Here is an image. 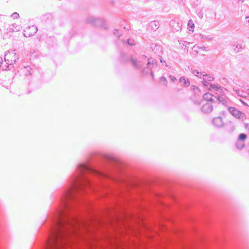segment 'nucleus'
Here are the masks:
<instances>
[{
    "label": "nucleus",
    "mask_w": 249,
    "mask_h": 249,
    "mask_svg": "<svg viewBox=\"0 0 249 249\" xmlns=\"http://www.w3.org/2000/svg\"><path fill=\"white\" fill-rule=\"evenodd\" d=\"M87 174L100 178L116 179L109 169L101 171L87 163L79 164L76 172L71 178L69 188L61 198L59 207L51 217L52 226L44 249H64L65 240L75 234L78 227L84 224V220L71 213L78 206L86 203L80 196L87 194L88 189L92 192L96 191L94 183L87 177Z\"/></svg>",
    "instance_id": "nucleus-1"
},
{
    "label": "nucleus",
    "mask_w": 249,
    "mask_h": 249,
    "mask_svg": "<svg viewBox=\"0 0 249 249\" xmlns=\"http://www.w3.org/2000/svg\"><path fill=\"white\" fill-rule=\"evenodd\" d=\"M202 79L203 80L201 82L204 87H206L210 90L213 89L216 92H220L221 89L217 85L210 83V82L212 81L214 79L213 76L210 74H204V73Z\"/></svg>",
    "instance_id": "nucleus-2"
},
{
    "label": "nucleus",
    "mask_w": 249,
    "mask_h": 249,
    "mask_svg": "<svg viewBox=\"0 0 249 249\" xmlns=\"http://www.w3.org/2000/svg\"><path fill=\"white\" fill-rule=\"evenodd\" d=\"M18 59L15 50L8 51L5 54L4 60L8 65H13Z\"/></svg>",
    "instance_id": "nucleus-3"
},
{
    "label": "nucleus",
    "mask_w": 249,
    "mask_h": 249,
    "mask_svg": "<svg viewBox=\"0 0 249 249\" xmlns=\"http://www.w3.org/2000/svg\"><path fill=\"white\" fill-rule=\"evenodd\" d=\"M203 99L206 101V102H209L212 103H215L217 101H219V102H223V104H224V98L225 97H220L219 95H218V96H215L210 93H205L203 95Z\"/></svg>",
    "instance_id": "nucleus-4"
},
{
    "label": "nucleus",
    "mask_w": 249,
    "mask_h": 249,
    "mask_svg": "<svg viewBox=\"0 0 249 249\" xmlns=\"http://www.w3.org/2000/svg\"><path fill=\"white\" fill-rule=\"evenodd\" d=\"M105 160L109 168H112L116 171L120 170V163L116 159L107 156L105 157Z\"/></svg>",
    "instance_id": "nucleus-5"
},
{
    "label": "nucleus",
    "mask_w": 249,
    "mask_h": 249,
    "mask_svg": "<svg viewBox=\"0 0 249 249\" xmlns=\"http://www.w3.org/2000/svg\"><path fill=\"white\" fill-rule=\"evenodd\" d=\"M228 110L234 117L236 118L239 119L242 121H243L246 118L245 114L235 107H229L228 108Z\"/></svg>",
    "instance_id": "nucleus-6"
},
{
    "label": "nucleus",
    "mask_w": 249,
    "mask_h": 249,
    "mask_svg": "<svg viewBox=\"0 0 249 249\" xmlns=\"http://www.w3.org/2000/svg\"><path fill=\"white\" fill-rule=\"evenodd\" d=\"M86 22L97 26H103L104 24V21L103 19L96 18L91 16L87 18Z\"/></svg>",
    "instance_id": "nucleus-7"
},
{
    "label": "nucleus",
    "mask_w": 249,
    "mask_h": 249,
    "mask_svg": "<svg viewBox=\"0 0 249 249\" xmlns=\"http://www.w3.org/2000/svg\"><path fill=\"white\" fill-rule=\"evenodd\" d=\"M37 31V27L35 25L29 26L23 31V35L26 37L34 36Z\"/></svg>",
    "instance_id": "nucleus-8"
},
{
    "label": "nucleus",
    "mask_w": 249,
    "mask_h": 249,
    "mask_svg": "<svg viewBox=\"0 0 249 249\" xmlns=\"http://www.w3.org/2000/svg\"><path fill=\"white\" fill-rule=\"evenodd\" d=\"M213 106L212 103L209 102H206L203 103L201 107V111L205 113H209L213 110Z\"/></svg>",
    "instance_id": "nucleus-9"
},
{
    "label": "nucleus",
    "mask_w": 249,
    "mask_h": 249,
    "mask_svg": "<svg viewBox=\"0 0 249 249\" xmlns=\"http://www.w3.org/2000/svg\"><path fill=\"white\" fill-rule=\"evenodd\" d=\"M20 29V27L16 23L8 25L6 28L7 33H12L13 32H18Z\"/></svg>",
    "instance_id": "nucleus-10"
},
{
    "label": "nucleus",
    "mask_w": 249,
    "mask_h": 249,
    "mask_svg": "<svg viewBox=\"0 0 249 249\" xmlns=\"http://www.w3.org/2000/svg\"><path fill=\"white\" fill-rule=\"evenodd\" d=\"M213 123L217 127H220L223 125V122L221 117L214 118L213 120Z\"/></svg>",
    "instance_id": "nucleus-11"
},
{
    "label": "nucleus",
    "mask_w": 249,
    "mask_h": 249,
    "mask_svg": "<svg viewBox=\"0 0 249 249\" xmlns=\"http://www.w3.org/2000/svg\"><path fill=\"white\" fill-rule=\"evenodd\" d=\"M130 61L133 66L137 69L141 68L143 65V63L142 61L140 60H137L133 58H131Z\"/></svg>",
    "instance_id": "nucleus-12"
},
{
    "label": "nucleus",
    "mask_w": 249,
    "mask_h": 249,
    "mask_svg": "<svg viewBox=\"0 0 249 249\" xmlns=\"http://www.w3.org/2000/svg\"><path fill=\"white\" fill-rule=\"evenodd\" d=\"M235 94L241 97H246L247 93L243 90L233 89Z\"/></svg>",
    "instance_id": "nucleus-13"
},
{
    "label": "nucleus",
    "mask_w": 249,
    "mask_h": 249,
    "mask_svg": "<svg viewBox=\"0 0 249 249\" xmlns=\"http://www.w3.org/2000/svg\"><path fill=\"white\" fill-rule=\"evenodd\" d=\"M179 82L181 85L187 87L190 85V82L188 79H186L184 77H181L179 79Z\"/></svg>",
    "instance_id": "nucleus-14"
},
{
    "label": "nucleus",
    "mask_w": 249,
    "mask_h": 249,
    "mask_svg": "<svg viewBox=\"0 0 249 249\" xmlns=\"http://www.w3.org/2000/svg\"><path fill=\"white\" fill-rule=\"evenodd\" d=\"M156 63V61L152 58L148 59V62L147 63L146 69H149L150 70L155 66Z\"/></svg>",
    "instance_id": "nucleus-15"
},
{
    "label": "nucleus",
    "mask_w": 249,
    "mask_h": 249,
    "mask_svg": "<svg viewBox=\"0 0 249 249\" xmlns=\"http://www.w3.org/2000/svg\"><path fill=\"white\" fill-rule=\"evenodd\" d=\"M172 25L174 29L176 31H180L182 28V25L181 23H176L175 21H173L172 22Z\"/></svg>",
    "instance_id": "nucleus-16"
},
{
    "label": "nucleus",
    "mask_w": 249,
    "mask_h": 249,
    "mask_svg": "<svg viewBox=\"0 0 249 249\" xmlns=\"http://www.w3.org/2000/svg\"><path fill=\"white\" fill-rule=\"evenodd\" d=\"M150 26L151 29L155 31L159 27V23L157 21H156L155 20L152 21L150 23Z\"/></svg>",
    "instance_id": "nucleus-17"
},
{
    "label": "nucleus",
    "mask_w": 249,
    "mask_h": 249,
    "mask_svg": "<svg viewBox=\"0 0 249 249\" xmlns=\"http://www.w3.org/2000/svg\"><path fill=\"white\" fill-rule=\"evenodd\" d=\"M236 146L239 149H242L245 146V142L239 141L237 139V140L236 142Z\"/></svg>",
    "instance_id": "nucleus-18"
},
{
    "label": "nucleus",
    "mask_w": 249,
    "mask_h": 249,
    "mask_svg": "<svg viewBox=\"0 0 249 249\" xmlns=\"http://www.w3.org/2000/svg\"><path fill=\"white\" fill-rule=\"evenodd\" d=\"M188 26L189 29V31H193L195 28V24L192 19H190L188 22Z\"/></svg>",
    "instance_id": "nucleus-19"
},
{
    "label": "nucleus",
    "mask_w": 249,
    "mask_h": 249,
    "mask_svg": "<svg viewBox=\"0 0 249 249\" xmlns=\"http://www.w3.org/2000/svg\"><path fill=\"white\" fill-rule=\"evenodd\" d=\"M247 135L245 133H241L240 134L238 138V139L239 140V141H243L245 142V141L247 139Z\"/></svg>",
    "instance_id": "nucleus-20"
},
{
    "label": "nucleus",
    "mask_w": 249,
    "mask_h": 249,
    "mask_svg": "<svg viewBox=\"0 0 249 249\" xmlns=\"http://www.w3.org/2000/svg\"><path fill=\"white\" fill-rule=\"evenodd\" d=\"M192 72L195 75H196V76H197L198 77H200V78H202L203 74L204 73V72H203V73L200 72L197 70H194L192 71Z\"/></svg>",
    "instance_id": "nucleus-21"
},
{
    "label": "nucleus",
    "mask_w": 249,
    "mask_h": 249,
    "mask_svg": "<svg viewBox=\"0 0 249 249\" xmlns=\"http://www.w3.org/2000/svg\"><path fill=\"white\" fill-rule=\"evenodd\" d=\"M11 16V18H13V19H16V18H18L19 17V14L17 12H15V13H13Z\"/></svg>",
    "instance_id": "nucleus-22"
},
{
    "label": "nucleus",
    "mask_w": 249,
    "mask_h": 249,
    "mask_svg": "<svg viewBox=\"0 0 249 249\" xmlns=\"http://www.w3.org/2000/svg\"><path fill=\"white\" fill-rule=\"evenodd\" d=\"M153 50L154 51H155V50L157 51H160V52L161 51V48L160 46L159 45H155L154 47V48L153 49Z\"/></svg>",
    "instance_id": "nucleus-23"
},
{
    "label": "nucleus",
    "mask_w": 249,
    "mask_h": 249,
    "mask_svg": "<svg viewBox=\"0 0 249 249\" xmlns=\"http://www.w3.org/2000/svg\"><path fill=\"white\" fill-rule=\"evenodd\" d=\"M113 34L117 36L118 37H120L122 35V34L119 33V31L117 29H115L114 30Z\"/></svg>",
    "instance_id": "nucleus-24"
},
{
    "label": "nucleus",
    "mask_w": 249,
    "mask_h": 249,
    "mask_svg": "<svg viewBox=\"0 0 249 249\" xmlns=\"http://www.w3.org/2000/svg\"><path fill=\"white\" fill-rule=\"evenodd\" d=\"M160 81L162 82H164V85L166 86L167 85V80L165 77H161L160 78Z\"/></svg>",
    "instance_id": "nucleus-25"
},
{
    "label": "nucleus",
    "mask_w": 249,
    "mask_h": 249,
    "mask_svg": "<svg viewBox=\"0 0 249 249\" xmlns=\"http://www.w3.org/2000/svg\"><path fill=\"white\" fill-rule=\"evenodd\" d=\"M127 43L129 45L132 46V45H134V41L133 40H132V39H128L127 40Z\"/></svg>",
    "instance_id": "nucleus-26"
},
{
    "label": "nucleus",
    "mask_w": 249,
    "mask_h": 249,
    "mask_svg": "<svg viewBox=\"0 0 249 249\" xmlns=\"http://www.w3.org/2000/svg\"><path fill=\"white\" fill-rule=\"evenodd\" d=\"M199 36L200 37V38L201 39H208V40H211V38H209L208 37H206V36H203V35L200 34L199 35Z\"/></svg>",
    "instance_id": "nucleus-27"
},
{
    "label": "nucleus",
    "mask_w": 249,
    "mask_h": 249,
    "mask_svg": "<svg viewBox=\"0 0 249 249\" xmlns=\"http://www.w3.org/2000/svg\"><path fill=\"white\" fill-rule=\"evenodd\" d=\"M170 78L172 82H175L176 80V77L173 76H170Z\"/></svg>",
    "instance_id": "nucleus-28"
},
{
    "label": "nucleus",
    "mask_w": 249,
    "mask_h": 249,
    "mask_svg": "<svg viewBox=\"0 0 249 249\" xmlns=\"http://www.w3.org/2000/svg\"><path fill=\"white\" fill-rule=\"evenodd\" d=\"M160 62L163 64H165V65L166 66L167 65H166V62L163 60L161 57L160 58Z\"/></svg>",
    "instance_id": "nucleus-29"
},
{
    "label": "nucleus",
    "mask_w": 249,
    "mask_h": 249,
    "mask_svg": "<svg viewBox=\"0 0 249 249\" xmlns=\"http://www.w3.org/2000/svg\"><path fill=\"white\" fill-rule=\"evenodd\" d=\"M246 19H247L246 22H247L248 25H249V16H246Z\"/></svg>",
    "instance_id": "nucleus-30"
},
{
    "label": "nucleus",
    "mask_w": 249,
    "mask_h": 249,
    "mask_svg": "<svg viewBox=\"0 0 249 249\" xmlns=\"http://www.w3.org/2000/svg\"><path fill=\"white\" fill-rule=\"evenodd\" d=\"M245 128L246 129L249 130V124H245Z\"/></svg>",
    "instance_id": "nucleus-31"
},
{
    "label": "nucleus",
    "mask_w": 249,
    "mask_h": 249,
    "mask_svg": "<svg viewBox=\"0 0 249 249\" xmlns=\"http://www.w3.org/2000/svg\"><path fill=\"white\" fill-rule=\"evenodd\" d=\"M142 59H143V60H145V62H146V61L147 57H146V56L145 55H143V56H142Z\"/></svg>",
    "instance_id": "nucleus-32"
},
{
    "label": "nucleus",
    "mask_w": 249,
    "mask_h": 249,
    "mask_svg": "<svg viewBox=\"0 0 249 249\" xmlns=\"http://www.w3.org/2000/svg\"><path fill=\"white\" fill-rule=\"evenodd\" d=\"M240 101H241V102H242V103L244 105L248 106V105H247L245 103H244V102L242 100H240Z\"/></svg>",
    "instance_id": "nucleus-33"
},
{
    "label": "nucleus",
    "mask_w": 249,
    "mask_h": 249,
    "mask_svg": "<svg viewBox=\"0 0 249 249\" xmlns=\"http://www.w3.org/2000/svg\"><path fill=\"white\" fill-rule=\"evenodd\" d=\"M25 69H27V71H29V69H31L30 68H28V67H26V68H25Z\"/></svg>",
    "instance_id": "nucleus-34"
},
{
    "label": "nucleus",
    "mask_w": 249,
    "mask_h": 249,
    "mask_svg": "<svg viewBox=\"0 0 249 249\" xmlns=\"http://www.w3.org/2000/svg\"><path fill=\"white\" fill-rule=\"evenodd\" d=\"M201 48L202 50H205V47H201Z\"/></svg>",
    "instance_id": "nucleus-35"
},
{
    "label": "nucleus",
    "mask_w": 249,
    "mask_h": 249,
    "mask_svg": "<svg viewBox=\"0 0 249 249\" xmlns=\"http://www.w3.org/2000/svg\"><path fill=\"white\" fill-rule=\"evenodd\" d=\"M151 74L153 77V73L152 71H151Z\"/></svg>",
    "instance_id": "nucleus-36"
},
{
    "label": "nucleus",
    "mask_w": 249,
    "mask_h": 249,
    "mask_svg": "<svg viewBox=\"0 0 249 249\" xmlns=\"http://www.w3.org/2000/svg\"><path fill=\"white\" fill-rule=\"evenodd\" d=\"M196 104H199V103L198 102H196Z\"/></svg>",
    "instance_id": "nucleus-37"
},
{
    "label": "nucleus",
    "mask_w": 249,
    "mask_h": 249,
    "mask_svg": "<svg viewBox=\"0 0 249 249\" xmlns=\"http://www.w3.org/2000/svg\"><path fill=\"white\" fill-rule=\"evenodd\" d=\"M236 48H238V45H237L236 46Z\"/></svg>",
    "instance_id": "nucleus-38"
},
{
    "label": "nucleus",
    "mask_w": 249,
    "mask_h": 249,
    "mask_svg": "<svg viewBox=\"0 0 249 249\" xmlns=\"http://www.w3.org/2000/svg\"><path fill=\"white\" fill-rule=\"evenodd\" d=\"M155 53H157V54H158V52H155Z\"/></svg>",
    "instance_id": "nucleus-39"
},
{
    "label": "nucleus",
    "mask_w": 249,
    "mask_h": 249,
    "mask_svg": "<svg viewBox=\"0 0 249 249\" xmlns=\"http://www.w3.org/2000/svg\"><path fill=\"white\" fill-rule=\"evenodd\" d=\"M0 33H1V29H0Z\"/></svg>",
    "instance_id": "nucleus-40"
}]
</instances>
